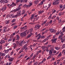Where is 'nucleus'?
<instances>
[{"instance_id":"473e14b6","label":"nucleus","mask_w":65,"mask_h":65,"mask_svg":"<svg viewBox=\"0 0 65 65\" xmlns=\"http://www.w3.org/2000/svg\"><path fill=\"white\" fill-rule=\"evenodd\" d=\"M46 48V46H43L42 47V50H44V49H45V48Z\"/></svg>"},{"instance_id":"5701e85b","label":"nucleus","mask_w":65,"mask_h":65,"mask_svg":"<svg viewBox=\"0 0 65 65\" xmlns=\"http://www.w3.org/2000/svg\"><path fill=\"white\" fill-rule=\"evenodd\" d=\"M13 45H14V48H16V46H17V45L16 44L14 43L13 44Z\"/></svg>"},{"instance_id":"4c0bfd02","label":"nucleus","mask_w":65,"mask_h":65,"mask_svg":"<svg viewBox=\"0 0 65 65\" xmlns=\"http://www.w3.org/2000/svg\"><path fill=\"white\" fill-rule=\"evenodd\" d=\"M52 14H51L50 15L49 17L48 18V19H51V17H52Z\"/></svg>"},{"instance_id":"5fc2aeb1","label":"nucleus","mask_w":65,"mask_h":65,"mask_svg":"<svg viewBox=\"0 0 65 65\" xmlns=\"http://www.w3.org/2000/svg\"><path fill=\"white\" fill-rule=\"evenodd\" d=\"M16 42V44H17V45H18L19 44V41H17Z\"/></svg>"},{"instance_id":"7c9ffc66","label":"nucleus","mask_w":65,"mask_h":65,"mask_svg":"<svg viewBox=\"0 0 65 65\" xmlns=\"http://www.w3.org/2000/svg\"><path fill=\"white\" fill-rule=\"evenodd\" d=\"M5 53H6V54L9 52V50H8V49H7L6 50H5Z\"/></svg>"},{"instance_id":"a211bd4d","label":"nucleus","mask_w":65,"mask_h":65,"mask_svg":"<svg viewBox=\"0 0 65 65\" xmlns=\"http://www.w3.org/2000/svg\"><path fill=\"white\" fill-rule=\"evenodd\" d=\"M61 56H62V54L61 53V52L58 55L57 57L58 58H60V57H61Z\"/></svg>"},{"instance_id":"13d9d810","label":"nucleus","mask_w":65,"mask_h":65,"mask_svg":"<svg viewBox=\"0 0 65 65\" xmlns=\"http://www.w3.org/2000/svg\"><path fill=\"white\" fill-rule=\"evenodd\" d=\"M62 47L63 48H65V44H63L62 46Z\"/></svg>"},{"instance_id":"f3484780","label":"nucleus","mask_w":65,"mask_h":65,"mask_svg":"<svg viewBox=\"0 0 65 65\" xmlns=\"http://www.w3.org/2000/svg\"><path fill=\"white\" fill-rule=\"evenodd\" d=\"M39 1L38 0L34 1L35 3V4H37L39 3Z\"/></svg>"},{"instance_id":"7ed1b4c3","label":"nucleus","mask_w":65,"mask_h":65,"mask_svg":"<svg viewBox=\"0 0 65 65\" xmlns=\"http://www.w3.org/2000/svg\"><path fill=\"white\" fill-rule=\"evenodd\" d=\"M41 36V35L40 34H39L38 35H37V36H36L35 37H37L38 36V37L37 38V40H38L40 39V37Z\"/></svg>"},{"instance_id":"f704fd0d","label":"nucleus","mask_w":65,"mask_h":65,"mask_svg":"<svg viewBox=\"0 0 65 65\" xmlns=\"http://www.w3.org/2000/svg\"><path fill=\"white\" fill-rule=\"evenodd\" d=\"M49 22H48L45 25V26H48L49 24Z\"/></svg>"},{"instance_id":"052dcab7","label":"nucleus","mask_w":65,"mask_h":65,"mask_svg":"<svg viewBox=\"0 0 65 65\" xmlns=\"http://www.w3.org/2000/svg\"><path fill=\"white\" fill-rule=\"evenodd\" d=\"M64 53V54H65V50H63L62 52V53Z\"/></svg>"},{"instance_id":"dca6fc26","label":"nucleus","mask_w":65,"mask_h":65,"mask_svg":"<svg viewBox=\"0 0 65 65\" xmlns=\"http://www.w3.org/2000/svg\"><path fill=\"white\" fill-rule=\"evenodd\" d=\"M65 31V30H63V31H62L60 33V34H61V35L62 36L64 35V34H63V33Z\"/></svg>"},{"instance_id":"37998d69","label":"nucleus","mask_w":65,"mask_h":65,"mask_svg":"<svg viewBox=\"0 0 65 65\" xmlns=\"http://www.w3.org/2000/svg\"><path fill=\"white\" fill-rule=\"evenodd\" d=\"M33 53H32L30 55V58H31L32 57H33Z\"/></svg>"},{"instance_id":"774afa93","label":"nucleus","mask_w":65,"mask_h":65,"mask_svg":"<svg viewBox=\"0 0 65 65\" xmlns=\"http://www.w3.org/2000/svg\"><path fill=\"white\" fill-rule=\"evenodd\" d=\"M65 8V5H64L63 6V8L61 10H63V9H64Z\"/></svg>"},{"instance_id":"c85d7f7f","label":"nucleus","mask_w":65,"mask_h":65,"mask_svg":"<svg viewBox=\"0 0 65 65\" xmlns=\"http://www.w3.org/2000/svg\"><path fill=\"white\" fill-rule=\"evenodd\" d=\"M28 31V30H26L23 33L25 35V36H26V32H27Z\"/></svg>"},{"instance_id":"680f3d73","label":"nucleus","mask_w":65,"mask_h":65,"mask_svg":"<svg viewBox=\"0 0 65 65\" xmlns=\"http://www.w3.org/2000/svg\"><path fill=\"white\" fill-rule=\"evenodd\" d=\"M16 1L17 3H19L20 2V0H16Z\"/></svg>"},{"instance_id":"c9c22d12","label":"nucleus","mask_w":65,"mask_h":65,"mask_svg":"<svg viewBox=\"0 0 65 65\" xmlns=\"http://www.w3.org/2000/svg\"><path fill=\"white\" fill-rule=\"evenodd\" d=\"M16 12L15 9L11 11V12Z\"/></svg>"},{"instance_id":"bf43d9fd","label":"nucleus","mask_w":65,"mask_h":65,"mask_svg":"<svg viewBox=\"0 0 65 65\" xmlns=\"http://www.w3.org/2000/svg\"><path fill=\"white\" fill-rule=\"evenodd\" d=\"M62 36H61V35H60V36H59V37L58 38L59 39H60V38H62Z\"/></svg>"},{"instance_id":"c03bdc74","label":"nucleus","mask_w":65,"mask_h":65,"mask_svg":"<svg viewBox=\"0 0 65 65\" xmlns=\"http://www.w3.org/2000/svg\"><path fill=\"white\" fill-rule=\"evenodd\" d=\"M15 24H16V23L15 22L14 23H13V24H12L11 25V26H13L14 25H15Z\"/></svg>"},{"instance_id":"de8ad7c7","label":"nucleus","mask_w":65,"mask_h":65,"mask_svg":"<svg viewBox=\"0 0 65 65\" xmlns=\"http://www.w3.org/2000/svg\"><path fill=\"white\" fill-rule=\"evenodd\" d=\"M2 48H3L2 46V45H1L0 46V50H2Z\"/></svg>"},{"instance_id":"4d7b16f0","label":"nucleus","mask_w":65,"mask_h":65,"mask_svg":"<svg viewBox=\"0 0 65 65\" xmlns=\"http://www.w3.org/2000/svg\"><path fill=\"white\" fill-rule=\"evenodd\" d=\"M56 11V10H55V9H54L53 11L52 12V14H53V13H55Z\"/></svg>"},{"instance_id":"bb28decb","label":"nucleus","mask_w":65,"mask_h":65,"mask_svg":"<svg viewBox=\"0 0 65 65\" xmlns=\"http://www.w3.org/2000/svg\"><path fill=\"white\" fill-rule=\"evenodd\" d=\"M60 39L61 41V42L63 43V42H64V39L62 38H61Z\"/></svg>"},{"instance_id":"a878e982","label":"nucleus","mask_w":65,"mask_h":65,"mask_svg":"<svg viewBox=\"0 0 65 65\" xmlns=\"http://www.w3.org/2000/svg\"><path fill=\"white\" fill-rule=\"evenodd\" d=\"M24 50H25V52H27V49H28V47H24Z\"/></svg>"},{"instance_id":"ddd939ff","label":"nucleus","mask_w":65,"mask_h":65,"mask_svg":"<svg viewBox=\"0 0 65 65\" xmlns=\"http://www.w3.org/2000/svg\"><path fill=\"white\" fill-rule=\"evenodd\" d=\"M23 43H22V41H20L19 42V46H22V44H23Z\"/></svg>"},{"instance_id":"f8f14e48","label":"nucleus","mask_w":65,"mask_h":65,"mask_svg":"<svg viewBox=\"0 0 65 65\" xmlns=\"http://www.w3.org/2000/svg\"><path fill=\"white\" fill-rule=\"evenodd\" d=\"M21 9V7H19L18 8H17L16 9H15L16 12H17V11H19V10H20Z\"/></svg>"},{"instance_id":"ea45409f","label":"nucleus","mask_w":65,"mask_h":65,"mask_svg":"<svg viewBox=\"0 0 65 65\" xmlns=\"http://www.w3.org/2000/svg\"><path fill=\"white\" fill-rule=\"evenodd\" d=\"M18 27V26L15 25V26H14L13 29H15L16 28H17Z\"/></svg>"},{"instance_id":"a18cd8bd","label":"nucleus","mask_w":65,"mask_h":65,"mask_svg":"<svg viewBox=\"0 0 65 65\" xmlns=\"http://www.w3.org/2000/svg\"><path fill=\"white\" fill-rule=\"evenodd\" d=\"M56 17V16L55 15H54L53 16V17L52 18V19H55V18Z\"/></svg>"},{"instance_id":"8fccbe9b","label":"nucleus","mask_w":65,"mask_h":65,"mask_svg":"<svg viewBox=\"0 0 65 65\" xmlns=\"http://www.w3.org/2000/svg\"><path fill=\"white\" fill-rule=\"evenodd\" d=\"M31 36V35H30V34H29V35L27 37V38H29V37H30Z\"/></svg>"},{"instance_id":"0e129e2a","label":"nucleus","mask_w":65,"mask_h":65,"mask_svg":"<svg viewBox=\"0 0 65 65\" xmlns=\"http://www.w3.org/2000/svg\"><path fill=\"white\" fill-rule=\"evenodd\" d=\"M20 57L21 58V57H23L24 56V55L23 54H21V55H20Z\"/></svg>"},{"instance_id":"f257e3e1","label":"nucleus","mask_w":65,"mask_h":65,"mask_svg":"<svg viewBox=\"0 0 65 65\" xmlns=\"http://www.w3.org/2000/svg\"><path fill=\"white\" fill-rule=\"evenodd\" d=\"M54 50V48H52L50 50L49 52V55H50L51 56L53 55V50Z\"/></svg>"},{"instance_id":"49530a36","label":"nucleus","mask_w":65,"mask_h":65,"mask_svg":"<svg viewBox=\"0 0 65 65\" xmlns=\"http://www.w3.org/2000/svg\"><path fill=\"white\" fill-rule=\"evenodd\" d=\"M43 4V3L42 1L39 4V5H42V4Z\"/></svg>"},{"instance_id":"864d4df0","label":"nucleus","mask_w":65,"mask_h":65,"mask_svg":"<svg viewBox=\"0 0 65 65\" xmlns=\"http://www.w3.org/2000/svg\"><path fill=\"white\" fill-rule=\"evenodd\" d=\"M29 59H31V58L30 57V56H29L27 58L26 60V61H27V60H28Z\"/></svg>"},{"instance_id":"79ce46f5","label":"nucleus","mask_w":65,"mask_h":65,"mask_svg":"<svg viewBox=\"0 0 65 65\" xmlns=\"http://www.w3.org/2000/svg\"><path fill=\"white\" fill-rule=\"evenodd\" d=\"M35 57H36V55H34L33 57L32 58V60H34Z\"/></svg>"},{"instance_id":"423d86ee","label":"nucleus","mask_w":65,"mask_h":65,"mask_svg":"<svg viewBox=\"0 0 65 65\" xmlns=\"http://www.w3.org/2000/svg\"><path fill=\"white\" fill-rule=\"evenodd\" d=\"M6 6H4L2 8H1V10H3V11H5V10H6Z\"/></svg>"},{"instance_id":"e2e57ef3","label":"nucleus","mask_w":65,"mask_h":65,"mask_svg":"<svg viewBox=\"0 0 65 65\" xmlns=\"http://www.w3.org/2000/svg\"><path fill=\"white\" fill-rule=\"evenodd\" d=\"M46 22H47V20H46L43 23V24L42 25H43V24H45V23Z\"/></svg>"},{"instance_id":"603ef678","label":"nucleus","mask_w":65,"mask_h":65,"mask_svg":"<svg viewBox=\"0 0 65 65\" xmlns=\"http://www.w3.org/2000/svg\"><path fill=\"white\" fill-rule=\"evenodd\" d=\"M53 51V54H55V53H56V52H57V51L56 50H54Z\"/></svg>"},{"instance_id":"3c124183","label":"nucleus","mask_w":65,"mask_h":65,"mask_svg":"<svg viewBox=\"0 0 65 65\" xmlns=\"http://www.w3.org/2000/svg\"><path fill=\"white\" fill-rule=\"evenodd\" d=\"M60 8L61 9H62L63 8V6L62 5H60Z\"/></svg>"},{"instance_id":"20e7f679","label":"nucleus","mask_w":65,"mask_h":65,"mask_svg":"<svg viewBox=\"0 0 65 65\" xmlns=\"http://www.w3.org/2000/svg\"><path fill=\"white\" fill-rule=\"evenodd\" d=\"M52 4L53 5H57V0H54V2H53Z\"/></svg>"},{"instance_id":"2eb2a0df","label":"nucleus","mask_w":65,"mask_h":65,"mask_svg":"<svg viewBox=\"0 0 65 65\" xmlns=\"http://www.w3.org/2000/svg\"><path fill=\"white\" fill-rule=\"evenodd\" d=\"M56 40H57V39L55 38V39H52L51 40V41L52 42V43L53 42V43L55 42V43H56Z\"/></svg>"},{"instance_id":"6e6d98bb","label":"nucleus","mask_w":65,"mask_h":65,"mask_svg":"<svg viewBox=\"0 0 65 65\" xmlns=\"http://www.w3.org/2000/svg\"><path fill=\"white\" fill-rule=\"evenodd\" d=\"M16 38H14L13 39H12V41L13 42H14V41H15V39Z\"/></svg>"},{"instance_id":"1a4fd4ad","label":"nucleus","mask_w":65,"mask_h":65,"mask_svg":"<svg viewBox=\"0 0 65 65\" xmlns=\"http://www.w3.org/2000/svg\"><path fill=\"white\" fill-rule=\"evenodd\" d=\"M0 57H1V56H2V57H3L4 56H5V53H2L1 52H0Z\"/></svg>"},{"instance_id":"2f4dec72","label":"nucleus","mask_w":65,"mask_h":65,"mask_svg":"<svg viewBox=\"0 0 65 65\" xmlns=\"http://www.w3.org/2000/svg\"><path fill=\"white\" fill-rule=\"evenodd\" d=\"M38 62H37V61H36L34 63V65H35H35H37L38 64Z\"/></svg>"},{"instance_id":"f03ea898","label":"nucleus","mask_w":65,"mask_h":65,"mask_svg":"<svg viewBox=\"0 0 65 65\" xmlns=\"http://www.w3.org/2000/svg\"><path fill=\"white\" fill-rule=\"evenodd\" d=\"M50 30L51 33H55L56 32V31L55 29L53 28H51L50 29Z\"/></svg>"},{"instance_id":"39448f33","label":"nucleus","mask_w":65,"mask_h":65,"mask_svg":"<svg viewBox=\"0 0 65 65\" xmlns=\"http://www.w3.org/2000/svg\"><path fill=\"white\" fill-rule=\"evenodd\" d=\"M17 5H16V4L15 3H13L12 4H11L10 5V6H11V7H14V6H16Z\"/></svg>"},{"instance_id":"72a5a7b5","label":"nucleus","mask_w":65,"mask_h":65,"mask_svg":"<svg viewBox=\"0 0 65 65\" xmlns=\"http://www.w3.org/2000/svg\"><path fill=\"white\" fill-rule=\"evenodd\" d=\"M47 40V39L45 38L44 40L42 41V42H45L46 41V40Z\"/></svg>"},{"instance_id":"6ab92c4d","label":"nucleus","mask_w":65,"mask_h":65,"mask_svg":"<svg viewBox=\"0 0 65 65\" xmlns=\"http://www.w3.org/2000/svg\"><path fill=\"white\" fill-rule=\"evenodd\" d=\"M4 2L5 3H8L9 1L7 0H3Z\"/></svg>"},{"instance_id":"4be33fe9","label":"nucleus","mask_w":65,"mask_h":65,"mask_svg":"<svg viewBox=\"0 0 65 65\" xmlns=\"http://www.w3.org/2000/svg\"><path fill=\"white\" fill-rule=\"evenodd\" d=\"M16 21V20H15V19H13L11 21V22L12 23H14V22H15Z\"/></svg>"},{"instance_id":"412c9836","label":"nucleus","mask_w":65,"mask_h":65,"mask_svg":"<svg viewBox=\"0 0 65 65\" xmlns=\"http://www.w3.org/2000/svg\"><path fill=\"white\" fill-rule=\"evenodd\" d=\"M16 36L17 37V38L16 40H19V39H20V36H19L18 35H17Z\"/></svg>"},{"instance_id":"cd10ccee","label":"nucleus","mask_w":65,"mask_h":65,"mask_svg":"<svg viewBox=\"0 0 65 65\" xmlns=\"http://www.w3.org/2000/svg\"><path fill=\"white\" fill-rule=\"evenodd\" d=\"M18 14H16L14 15H13V16L12 17V18H17V17H18Z\"/></svg>"},{"instance_id":"4468645a","label":"nucleus","mask_w":65,"mask_h":65,"mask_svg":"<svg viewBox=\"0 0 65 65\" xmlns=\"http://www.w3.org/2000/svg\"><path fill=\"white\" fill-rule=\"evenodd\" d=\"M7 28L6 27H4V29L3 30V31H4V32H6V31H7Z\"/></svg>"},{"instance_id":"a19ab883","label":"nucleus","mask_w":65,"mask_h":65,"mask_svg":"<svg viewBox=\"0 0 65 65\" xmlns=\"http://www.w3.org/2000/svg\"><path fill=\"white\" fill-rule=\"evenodd\" d=\"M40 38H43V39H44L45 38V36H41L40 37Z\"/></svg>"},{"instance_id":"6e6552de","label":"nucleus","mask_w":65,"mask_h":65,"mask_svg":"<svg viewBox=\"0 0 65 65\" xmlns=\"http://www.w3.org/2000/svg\"><path fill=\"white\" fill-rule=\"evenodd\" d=\"M40 25H35V28H37V29H39L40 28Z\"/></svg>"},{"instance_id":"69168bd1","label":"nucleus","mask_w":65,"mask_h":65,"mask_svg":"<svg viewBox=\"0 0 65 65\" xmlns=\"http://www.w3.org/2000/svg\"><path fill=\"white\" fill-rule=\"evenodd\" d=\"M38 13H38V14H40L41 13H42L41 12V10H40L38 12Z\"/></svg>"},{"instance_id":"e433bc0d","label":"nucleus","mask_w":65,"mask_h":65,"mask_svg":"<svg viewBox=\"0 0 65 65\" xmlns=\"http://www.w3.org/2000/svg\"><path fill=\"white\" fill-rule=\"evenodd\" d=\"M13 14H11L10 15V18H12V17H13Z\"/></svg>"},{"instance_id":"338daca9","label":"nucleus","mask_w":65,"mask_h":65,"mask_svg":"<svg viewBox=\"0 0 65 65\" xmlns=\"http://www.w3.org/2000/svg\"><path fill=\"white\" fill-rule=\"evenodd\" d=\"M24 48H23L21 49V50H20V51L21 52H23V51H24Z\"/></svg>"},{"instance_id":"9b49d317","label":"nucleus","mask_w":65,"mask_h":65,"mask_svg":"<svg viewBox=\"0 0 65 65\" xmlns=\"http://www.w3.org/2000/svg\"><path fill=\"white\" fill-rule=\"evenodd\" d=\"M21 9V7H19L18 8H17L16 9H15L16 12H17V11H19V10H20Z\"/></svg>"},{"instance_id":"b1692460","label":"nucleus","mask_w":65,"mask_h":65,"mask_svg":"<svg viewBox=\"0 0 65 65\" xmlns=\"http://www.w3.org/2000/svg\"><path fill=\"white\" fill-rule=\"evenodd\" d=\"M34 14H32V16L31 17H30V19H29V20H32V19H33V18H34Z\"/></svg>"},{"instance_id":"0eeeda50","label":"nucleus","mask_w":65,"mask_h":65,"mask_svg":"<svg viewBox=\"0 0 65 65\" xmlns=\"http://www.w3.org/2000/svg\"><path fill=\"white\" fill-rule=\"evenodd\" d=\"M14 59V58L11 57L8 59V60L9 62H12V61H13V60Z\"/></svg>"},{"instance_id":"aec40b11","label":"nucleus","mask_w":65,"mask_h":65,"mask_svg":"<svg viewBox=\"0 0 65 65\" xmlns=\"http://www.w3.org/2000/svg\"><path fill=\"white\" fill-rule=\"evenodd\" d=\"M9 20H6L5 21V23L6 24H8L9 23Z\"/></svg>"},{"instance_id":"c756f323","label":"nucleus","mask_w":65,"mask_h":65,"mask_svg":"<svg viewBox=\"0 0 65 65\" xmlns=\"http://www.w3.org/2000/svg\"><path fill=\"white\" fill-rule=\"evenodd\" d=\"M25 34H24V33L23 32H22L21 33V34H20V36H23V35H24V36H25Z\"/></svg>"},{"instance_id":"9d476101","label":"nucleus","mask_w":65,"mask_h":65,"mask_svg":"<svg viewBox=\"0 0 65 65\" xmlns=\"http://www.w3.org/2000/svg\"><path fill=\"white\" fill-rule=\"evenodd\" d=\"M21 11L20 10L17 12V14L19 16H21Z\"/></svg>"},{"instance_id":"58836bf2","label":"nucleus","mask_w":65,"mask_h":65,"mask_svg":"<svg viewBox=\"0 0 65 65\" xmlns=\"http://www.w3.org/2000/svg\"><path fill=\"white\" fill-rule=\"evenodd\" d=\"M13 54V51H12V52H11L10 56H12V54Z\"/></svg>"},{"instance_id":"09e8293b","label":"nucleus","mask_w":65,"mask_h":65,"mask_svg":"<svg viewBox=\"0 0 65 65\" xmlns=\"http://www.w3.org/2000/svg\"><path fill=\"white\" fill-rule=\"evenodd\" d=\"M51 58V56H49L47 58V60H48V59H50Z\"/></svg>"},{"instance_id":"393cba45","label":"nucleus","mask_w":65,"mask_h":65,"mask_svg":"<svg viewBox=\"0 0 65 65\" xmlns=\"http://www.w3.org/2000/svg\"><path fill=\"white\" fill-rule=\"evenodd\" d=\"M25 10H24L22 11V13H21V14H22V15H23V14H24V13H25L26 12Z\"/></svg>"}]
</instances>
